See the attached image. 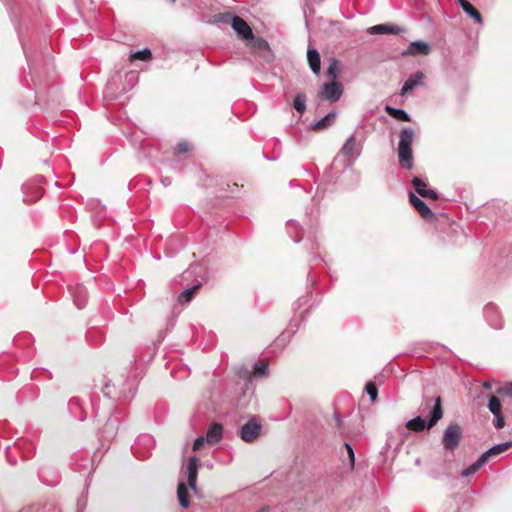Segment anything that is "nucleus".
I'll return each mask as SVG.
<instances>
[{"label":"nucleus","mask_w":512,"mask_h":512,"mask_svg":"<svg viewBox=\"0 0 512 512\" xmlns=\"http://www.w3.org/2000/svg\"><path fill=\"white\" fill-rule=\"evenodd\" d=\"M310 14H311V11L308 13L306 9L304 10L305 25L308 30L310 29V25H311Z\"/></svg>","instance_id":"45"},{"label":"nucleus","mask_w":512,"mask_h":512,"mask_svg":"<svg viewBox=\"0 0 512 512\" xmlns=\"http://www.w3.org/2000/svg\"><path fill=\"white\" fill-rule=\"evenodd\" d=\"M222 21L231 24L233 30L243 39L253 38L252 29L240 16L226 13L222 16Z\"/></svg>","instance_id":"6"},{"label":"nucleus","mask_w":512,"mask_h":512,"mask_svg":"<svg viewBox=\"0 0 512 512\" xmlns=\"http://www.w3.org/2000/svg\"><path fill=\"white\" fill-rule=\"evenodd\" d=\"M123 386V388L117 390L114 385L112 389L110 383H105L102 391L106 397L113 400H126L133 398L135 395V389L133 385L128 381H125Z\"/></svg>","instance_id":"8"},{"label":"nucleus","mask_w":512,"mask_h":512,"mask_svg":"<svg viewBox=\"0 0 512 512\" xmlns=\"http://www.w3.org/2000/svg\"><path fill=\"white\" fill-rule=\"evenodd\" d=\"M269 508L268 507H263L262 509H260L258 512H268Z\"/></svg>","instance_id":"52"},{"label":"nucleus","mask_w":512,"mask_h":512,"mask_svg":"<svg viewBox=\"0 0 512 512\" xmlns=\"http://www.w3.org/2000/svg\"><path fill=\"white\" fill-rule=\"evenodd\" d=\"M486 461L482 456H480L473 464H471L469 467H467L465 470L461 472L462 477H470L474 473H476L484 464Z\"/></svg>","instance_id":"33"},{"label":"nucleus","mask_w":512,"mask_h":512,"mask_svg":"<svg viewBox=\"0 0 512 512\" xmlns=\"http://www.w3.org/2000/svg\"><path fill=\"white\" fill-rule=\"evenodd\" d=\"M430 52V48L427 43L423 41H413L409 44L406 50L402 52V55H427Z\"/></svg>","instance_id":"20"},{"label":"nucleus","mask_w":512,"mask_h":512,"mask_svg":"<svg viewBox=\"0 0 512 512\" xmlns=\"http://www.w3.org/2000/svg\"><path fill=\"white\" fill-rule=\"evenodd\" d=\"M201 286H202V284L199 282V283L193 285L192 287L185 289L178 296V301L180 303H188V302H190L191 299L194 297L196 291L198 289H200Z\"/></svg>","instance_id":"31"},{"label":"nucleus","mask_w":512,"mask_h":512,"mask_svg":"<svg viewBox=\"0 0 512 512\" xmlns=\"http://www.w3.org/2000/svg\"><path fill=\"white\" fill-rule=\"evenodd\" d=\"M151 59H152V52L149 48H144L142 50L132 52L129 55V61H131V62H133L135 60H140V61L146 62Z\"/></svg>","instance_id":"32"},{"label":"nucleus","mask_w":512,"mask_h":512,"mask_svg":"<svg viewBox=\"0 0 512 512\" xmlns=\"http://www.w3.org/2000/svg\"><path fill=\"white\" fill-rule=\"evenodd\" d=\"M199 466V459L194 455L190 456L187 463V482L188 486L193 490L196 496H199V489L197 487V476Z\"/></svg>","instance_id":"11"},{"label":"nucleus","mask_w":512,"mask_h":512,"mask_svg":"<svg viewBox=\"0 0 512 512\" xmlns=\"http://www.w3.org/2000/svg\"><path fill=\"white\" fill-rule=\"evenodd\" d=\"M205 441H206V436H198L193 443V450L194 451L199 450L204 445Z\"/></svg>","instance_id":"43"},{"label":"nucleus","mask_w":512,"mask_h":512,"mask_svg":"<svg viewBox=\"0 0 512 512\" xmlns=\"http://www.w3.org/2000/svg\"><path fill=\"white\" fill-rule=\"evenodd\" d=\"M261 428V423L254 417L240 428V438L245 442H252L260 434Z\"/></svg>","instance_id":"10"},{"label":"nucleus","mask_w":512,"mask_h":512,"mask_svg":"<svg viewBox=\"0 0 512 512\" xmlns=\"http://www.w3.org/2000/svg\"><path fill=\"white\" fill-rule=\"evenodd\" d=\"M119 427V420L117 417H109L105 422L104 426L101 428L100 435L106 440L110 441L114 439L117 435Z\"/></svg>","instance_id":"16"},{"label":"nucleus","mask_w":512,"mask_h":512,"mask_svg":"<svg viewBox=\"0 0 512 512\" xmlns=\"http://www.w3.org/2000/svg\"><path fill=\"white\" fill-rule=\"evenodd\" d=\"M307 59L311 70L314 74H320V53L317 49L312 47L311 41H309V47L307 50Z\"/></svg>","instance_id":"21"},{"label":"nucleus","mask_w":512,"mask_h":512,"mask_svg":"<svg viewBox=\"0 0 512 512\" xmlns=\"http://www.w3.org/2000/svg\"><path fill=\"white\" fill-rule=\"evenodd\" d=\"M415 191L423 198L431 199V200H437L438 199V193L434 189L428 188V185L426 181L419 177H413L411 181Z\"/></svg>","instance_id":"13"},{"label":"nucleus","mask_w":512,"mask_h":512,"mask_svg":"<svg viewBox=\"0 0 512 512\" xmlns=\"http://www.w3.org/2000/svg\"><path fill=\"white\" fill-rule=\"evenodd\" d=\"M365 390H366V393L369 395L370 400L372 402H374L377 399V395H378V388H377L376 384L373 381H369L365 385Z\"/></svg>","instance_id":"37"},{"label":"nucleus","mask_w":512,"mask_h":512,"mask_svg":"<svg viewBox=\"0 0 512 512\" xmlns=\"http://www.w3.org/2000/svg\"><path fill=\"white\" fill-rule=\"evenodd\" d=\"M119 74L114 75L106 84L105 93L107 95H117L118 93H125L130 90L138 81V73L136 71H129L125 74V80L128 82L120 91H116L117 82L120 80Z\"/></svg>","instance_id":"7"},{"label":"nucleus","mask_w":512,"mask_h":512,"mask_svg":"<svg viewBox=\"0 0 512 512\" xmlns=\"http://www.w3.org/2000/svg\"><path fill=\"white\" fill-rule=\"evenodd\" d=\"M11 462L12 465H15L16 464V461H12V460H9Z\"/></svg>","instance_id":"53"},{"label":"nucleus","mask_w":512,"mask_h":512,"mask_svg":"<svg viewBox=\"0 0 512 512\" xmlns=\"http://www.w3.org/2000/svg\"><path fill=\"white\" fill-rule=\"evenodd\" d=\"M415 132L412 127H403L399 133L398 158L401 167L411 170L414 166L412 143Z\"/></svg>","instance_id":"2"},{"label":"nucleus","mask_w":512,"mask_h":512,"mask_svg":"<svg viewBox=\"0 0 512 512\" xmlns=\"http://www.w3.org/2000/svg\"><path fill=\"white\" fill-rule=\"evenodd\" d=\"M337 118V112L332 111L325 116H322V129L329 127Z\"/></svg>","instance_id":"38"},{"label":"nucleus","mask_w":512,"mask_h":512,"mask_svg":"<svg viewBox=\"0 0 512 512\" xmlns=\"http://www.w3.org/2000/svg\"><path fill=\"white\" fill-rule=\"evenodd\" d=\"M493 425L496 429H502L505 426V418L502 414V411L493 413Z\"/></svg>","instance_id":"39"},{"label":"nucleus","mask_w":512,"mask_h":512,"mask_svg":"<svg viewBox=\"0 0 512 512\" xmlns=\"http://www.w3.org/2000/svg\"><path fill=\"white\" fill-rule=\"evenodd\" d=\"M253 370L259 377L266 376L268 374V363L265 361L257 362L254 364Z\"/></svg>","instance_id":"36"},{"label":"nucleus","mask_w":512,"mask_h":512,"mask_svg":"<svg viewBox=\"0 0 512 512\" xmlns=\"http://www.w3.org/2000/svg\"><path fill=\"white\" fill-rule=\"evenodd\" d=\"M287 231L295 243H299L301 241L302 236L300 235V232L302 231V228L296 221H287Z\"/></svg>","instance_id":"30"},{"label":"nucleus","mask_w":512,"mask_h":512,"mask_svg":"<svg viewBox=\"0 0 512 512\" xmlns=\"http://www.w3.org/2000/svg\"><path fill=\"white\" fill-rule=\"evenodd\" d=\"M316 282L311 279L310 285L307 287V294L299 297L293 303V317L289 322L288 327L284 331V335L288 334V337H292L296 331L299 329L300 324L303 323L307 317L310 315V312L313 308H315V304L311 302L310 294L314 290Z\"/></svg>","instance_id":"1"},{"label":"nucleus","mask_w":512,"mask_h":512,"mask_svg":"<svg viewBox=\"0 0 512 512\" xmlns=\"http://www.w3.org/2000/svg\"><path fill=\"white\" fill-rule=\"evenodd\" d=\"M285 338H287L289 340L291 337H288V334L284 335V332H283L281 335V338H278V341H281V339H285Z\"/></svg>","instance_id":"51"},{"label":"nucleus","mask_w":512,"mask_h":512,"mask_svg":"<svg viewBox=\"0 0 512 512\" xmlns=\"http://www.w3.org/2000/svg\"><path fill=\"white\" fill-rule=\"evenodd\" d=\"M429 409L427 415L428 430L437 424V422L443 417V409L441 404V397L436 398H425L421 404L420 412L424 413Z\"/></svg>","instance_id":"3"},{"label":"nucleus","mask_w":512,"mask_h":512,"mask_svg":"<svg viewBox=\"0 0 512 512\" xmlns=\"http://www.w3.org/2000/svg\"><path fill=\"white\" fill-rule=\"evenodd\" d=\"M314 214L317 216V215L319 214V210H318V209H316V210H312L311 212H309L310 217H311L312 215H314Z\"/></svg>","instance_id":"50"},{"label":"nucleus","mask_w":512,"mask_h":512,"mask_svg":"<svg viewBox=\"0 0 512 512\" xmlns=\"http://www.w3.org/2000/svg\"><path fill=\"white\" fill-rule=\"evenodd\" d=\"M400 28L390 24H379L368 29L370 34H397Z\"/></svg>","instance_id":"26"},{"label":"nucleus","mask_w":512,"mask_h":512,"mask_svg":"<svg viewBox=\"0 0 512 512\" xmlns=\"http://www.w3.org/2000/svg\"><path fill=\"white\" fill-rule=\"evenodd\" d=\"M512 446V442H503L492 446L486 452H484L481 456L487 462L490 458L498 456L508 450Z\"/></svg>","instance_id":"24"},{"label":"nucleus","mask_w":512,"mask_h":512,"mask_svg":"<svg viewBox=\"0 0 512 512\" xmlns=\"http://www.w3.org/2000/svg\"><path fill=\"white\" fill-rule=\"evenodd\" d=\"M483 387H484L485 389H491L492 385H491L489 382H484V383H483Z\"/></svg>","instance_id":"49"},{"label":"nucleus","mask_w":512,"mask_h":512,"mask_svg":"<svg viewBox=\"0 0 512 512\" xmlns=\"http://www.w3.org/2000/svg\"><path fill=\"white\" fill-rule=\"evenodd\" d=\"M344 448L346 449V452H347V455H348L350 468H351V469H353V468H354V465H355V454H354V450H353V448H352L351 444H349L348 442H345V443H344Z\"/></svg>","instance_id":"40"},{"label":"nucleus","mask_w":512,"mask_h":512,"mask_svg":"<svg viewBox=\"0 0 512 512\" xmlns=\"http://www.w3.org/2000/svg\"><path fill=\"white\" fill-rule=\"evenodd\" d=\"M295 110L299 113H303L306 109V97L303 94H297L293 101Z\"/></svg>","instance_id":"34"},{"label":"nucleus","mask_w":512,"mask_h":512,"mask_svg":"<svg viewBox=\"0 0 512 512\" xmlns=\"http://www.w3.org/2000/svg\"><path fill=\"white\" fill-rule=\"evenodd\" d=\"M424 77L425 76L421 71H417L414 74L410 75V77L405 81L400 94L404 96L407 93L413 91L417 86L422 85Z\"/></svg>","instance_id":"18"},{"label":"nucleus","mask_w":512,"mask_h":512,"mask_svg":"<svg viewBox=\"0 0 512 512\" xmlns=\"http://www.w3.org/2000/svg\"><path fill=\"white\" fill-rule=\"evenodd\" d=\"M237 375L244 379H250L251 378V371L248 368L241 367L237 370Z\"/></svg>","instance_id":"44"},{"label":"nucleus","mask_w":512,"mask_h":512,"mask_svg":"<svg viewBox=\"0 0 512 512\" xmlns=\"http://www.w3.org/2000/svg\"><path fill=\"white\" fill-rule=\"evenodd\" d=\"M462 10L478 24H483V18L480 12L468 0H456Z\"/></svg>","instance_id":"22"},{"label":"nucleus","mask_w":512,"mask_h":512,"mask_svg":"<svg viewBox=\"0 0 512 512\" xmlns=\"http://www.w3.org/2000/svg\"><path fill=\"white\" fill-rule=\"evenodd\" d=\"M312 130H320V119H315L313 123L309 125Z\"/></svg>","instance_id":"47"},{"label":"nucleus","mask_w":512,"mask_h":512,"mask_svg":"<svg viewBox=\"0 0 512 512\" xmlns=\"http://www.w3.org/2000/svg\"><path fill=\"white\" fill-rule=\"evenodd\" d=\"M177 498L182 508H188L190 506L188 486L182 480L179 481L177 486Z\"/></svg>","instance_id":"25"},{"label":"nucleus","mask_w":512,"mask_h":512,"mask_svg":"<svg viewBox=\"0 0 512 512\" xmlns=\"http://www.w3.org/2000/svg\"><path fill=\"white\" fill-rule=\"evenodd\" d=\"M171 2H175V0H170Z\"/></svg>","instance_id":"55"},{"label":"nucleus","mask_w":512,"mask_h":512,"mask_svg":"<svg viewBox=\"0 0 512 512\" xmlns=\"http://www.w3.org/2000/svg\"><path fill=\"white\" fill-rule=\"evenodd\" d=\"M342 71L341 62L337 59H331L330 64L327 68L325 76L327 80H338V77Z\"/></svg>","instance_id":"28"},{"label":"nucleus","mask_w":512,"mask_h":512,"mask_svg":"<svg viewBox=\"0 0 512 512\" xmlns=\"http://www.w3.org/2000/svg\"><path fill=\"white\" fill-rule=\"evenodd\" d=\"M344 93V86L339 80H328L322 84V100L336 103Z\"/></svg>","instance_id":"9"},{"label":"nucleus","mask_w":512,"mask_h":512,"mask_svg":"<svg viewBox=\"0 0 512 512\" xmlns=\"http://www.w3.org/2000/svg\"><path fill=\"white\" fill-rule=\"evenodd\" d=\"M409 201L412 206L418 211L422 218L425 220H431L435 218L434 213L428 207V205L419 197H417L412 191L409 192Z\"/></svg>","instance_id":"14"},{"label":"nucleus","mask_w":512,"mask_h":512,"mask_svg":"<svg viewBox=\"0 0 512 512\" xmlns=\"http://www.w3.org/2000/svg\"><path fill=\"white\" fill-rule=\"evenodd\" d=\"M356 149V137L352 134L347 138L344 145L340 150V155L346 158L345 167H350L354 163L355 159L359 156V152L354 154Z\"/></svg>","instance_id":"12"},{"label":"nucleus","mask_w":512,"mask_h":512,"mask_svg":"<svg viewBox=\"0 0 512 512\" xmlns=\"http://www.w3.org/2000/svg\"><path fill=\"white\" fill-rule=\"evenodd\" d=\"M489 411L493 414V413H497V412H500L502 411V404H501V401L498 397L496 396H490L489 397V400H488V405H487Z\"/></svg>","instance_id":"35"},{"label":"nucleus","mask_w":512,"mask_h":512,"mask_svg":"<svg viewBox=\"0 0 512 512\" xmlns=\"http://www.w3.org/2000/svg\"><path fill=\"white\" fill-rule=\"evenodd\" d=\"M70 292L76 307L78 309L84 308L88 299V291L86 287L81 284H77L74 287H70Z\"/></svg>","instance_id":"17"},{"label":"nucleus","mask_w":512,"mask_h":512,"mask_svg":"<svg viewBox=\"0 0 512 512\" xmlns=\"http://www.w3.org/2000/svg\"><path fill=\"white\" fill-rule=\"evenodd\" d=\"M406 427L414 432H422L428 430V421L421 416H416L406 423Z\"/></svg>","instance_id":"27"},{"label":"nucleus","mask_w":512,"mask_h":512,"mask_svg":"<svg viewBox=\"0 0 512 512\" xmlns=\"http://www.w3.org/2000/svg\"><path fill=\"white\" fill-rule=\"evenodd\" d=\"M497 393L502 396H512V382L505 387H500Z\"/></svg>","instance_id":"42"},{"label":"nucleus","mask_w":512,"mask_h":512,"mask_svg":"<svg viewBox=\"0 0 512 512\" xmlns=\"http://www.w3.org/2000/svg\"><path fill=\"white\" fill-rule=\"evenodd\" d=\"M190 148H191L190 143L183 140L177 144L175 153L177 155L184 154V153H187L190 150Z\"/></svg>","instance_id":"41"},{"label":"nucleus","mask_w":512,"mask_h":512,"mask_svg":"<svg viewBox=\"0 0 512 512\" xmlns=\"http://www.w3.org/2000/svg\"><path fill=\"white\" fill-rule=\"evenodd\" d=\"M463 432L459 424L451 422L443 432L442 445L446 451H454L458 448Z\"/></svg>","instance_id":"5"},{"label":"nucleus","mask_w":512,"mask_h":512,"mask_svg":"<svg viewBox=\"0 0 512 512\" xmlns=\"http://www.w3.org/2000/svg\"><path fill=\"white\" fill-rule=\"evenodd\" d=\"M333 418L335 420L336 427L340 429L341 425H342V420H341L340 415L337 412H335L333 414Z\"/></svg>","instance_id":"46"},{"label":"nucleus","mask_w":512,"mask_h":512,"mask_svg":"<svg viewBox=\"0 0 512 512\" xmlns=\"http://www.w3.org/2000/svg\"><path fill=\"white\" fill-rule=\"evenodd\" d=\"M223 437V426L219 423H212L206 432V442L208 444L218 443Z\"/></svg>","instance_id":"19"},{"label":"nucleus","mask_w":512,"mask_h":512,"mask_svg":"<svg viewBox=\"0 0 512 512\" xmlns=\"http://www.w3.org/2000/svg\"><path fill=\"white\" fill-rule=\"evenodd\" d=\"M40 478H41V481L45 482V480H44L42 475H40Z\"/></svg>","instance_id":"54"},{"label":"nucleus","mask_w":512,"mask_h":512,"mask_svg":"<svg viewBox=\"0 0 512 512\" xmlns=\"http://www.w3.org/2000/svg\"><path fill=\"white\" fill-rule=\"evenodd\" d=\"M156 441L150 434L139 435L131 447L132 453L138 459L144 460L151 455L152 449L155 447Z\"/></svg>","instance_id":"4"},{"label":"nucleus","mask_w":512,"mask_h":512,"mask_svg":"<svg viewBox=\"0 0 512 512\" xmlns=\"http://www.w3.org/2000/svg\"><path fill=\"white\" fill-rule=\"evenodd\" d=\"M385 111L392 116L393 118L397 119L398 121L403 122H409L411 121L410 115L403 109L394 108L392 106L387 105L385 107Z\"/></svg>","instance_id":"29"},{"label":"nucleus","mask_w":512,"mask_h":512,"mask_svg":"<svg viewBox=\"0 0 512 512\" xmlns=\"http://www.w3.org/2000/svg\"><path fill=\"white\" fill-rule=\"evenodd\" d=\"M68 409L75 419L79 421H84L86 419V412L83 410L81 402L78 398H72L69 401Z\"/></svg>","instance_id":"23"},{"label":"nucleus","mask_w":512,"mask_h":512,"mask_svg":"<svg viewBox=\"0 0 512 512\" xmlns=\"http://www.w3.org/2000/svg\"><path fill=\"white\" fill-rule=\"evenodd\" d=\"M484 316L488 324L494 329H501L503 326L502 317L494 304H488L484 308Z\"/></svg>","instance_id":"15"},{"label":"nucleus","mask_w":512,"mask_h":512,"mask_svg":"<svg viewBox=\"0 0 512 512\" xmlns=\"http://www.w3.org/2000/svg\"><path fill=\"white\" fill-rule=\"evenodd\" d=\"M161 183L165 186V187H168L171 185L172 183V179L170 177H162L161 178Z\"/></svg>","instance_id":"48"}]
</instances>
